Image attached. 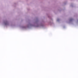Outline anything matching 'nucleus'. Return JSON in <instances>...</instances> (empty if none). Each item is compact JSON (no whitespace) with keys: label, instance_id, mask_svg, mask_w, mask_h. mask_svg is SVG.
Returning a JSON list of instances; mask_svg holds the SVG:
<instances>
[{"label":"nucleus","instance_id":"1","mask_svg":"<svg viewBox=\"0 0 78 78\" xmlns=\"http://www.w3.org/2000/svg\"><path fill=\"white\" fill-rule=\"evenodd\" d=\"M7 24H8V22H6V23H5V25H7Z\"/></svg>","mask_w":78,"mask_h":78}]
</instances>
